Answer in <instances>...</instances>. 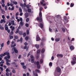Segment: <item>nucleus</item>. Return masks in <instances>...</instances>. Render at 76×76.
<instances>
[{"mask_svg": "<svg viewBox=\"0 0 76 76\" xmlns=\"http://www.w3.org/2000/svg\"><path fill=\"white\" fill-rule=\"evenodd\" d=\"M56 72H58V73H60V72H61V69L59 67H57L56 68Z\"/></svg>", "mask_w": 76, "mask_h": 76, "instance_id": "obj_8", "label": "nucleus"}, {"mask_svg": "<svg viewBox=\"0 0 76 76\" xmlns=\"http://www.w3.org/2000/svg\"><path fill=\"white\" fill-rule=\"evenodd\" d=\"M71 63L72 64V66H73L74 64H76V61H72Z\"/></svg>", "mask_w": 76, "mask_h": 76, "instance_id": "obj_15", "label": "nucleus"}, {"mask_svg": "<svg viewBox=\"0 0 76 76\" xmlns=\"http://www.w3.org/2000/svg\"><path fill=\"white\" fill-rule=\"evenodd\" d=\"M44 43H43V42H41L40 44L41 47H44Z\"/></svg>", "mask_w": 76, "mask_h": 76, "instance_id": "obj_18", "label": "nucleus"}, {"mask_svg": "<svg viewBox=\"0 0 76 76\" xmlns=\"http://www.w3.org/2000/svg\"><path fill=\"white\" fill-rule=\"evenodd\" d=\"M38 26L41 28L42 29L43 28V27H44V25H43V23H40L38 25Z\"/></svg>", "mask_w": 76, "mask_h": 76, "instance_id": "obj_7", "label": "nucleus"}, {"mask_svg": "<svg viewBox=\"0 0 76 76\" xmlns=\"http://www.w3.org/2000/svg\"><path fill=\"white\" fill-rule=\"evenodd\" d=\"M19 12L20 13H22V8L20 7L19 8Z\"/></svg>", "mask_w": 76, "mask_h": 76, "instance_id": "obj_22", "label": "nucleus"}, {"mask_svg": "<svg viewBox=\"0 0 76 76\" xmlns=\"http://www.w3.org/2000/svg\"><path fill=\"white\" fill-rule=\"evenodd\" d=\"M39 58V55H38V54H37V56H36V59H37V60H38V59Z\"/></svg>", "mask_w": 76, "mask_h": 76, "instance_id": "obj_54", "label": "nucleus"}, {"mask_svg": "<svg viewBox=\"0 0 76 76\" xmlns=\"http://www.w3.org/2000/svg\"><path fill=\"white\" fill-rule=\"evenodd\" d=\"M3 56H5L4 54V53L3 54H1L0 55V57H2Z\"/></svg>", "mask_w": 76, "mask_h": 76, "instance_id": "obj_47", "label": "nucleus"}, {"mask_svg": "<svg viewBox=\"0 0 76 76\" xmlns=\"http://www.w3.org/2000/svg\"><path fill=\"white\" fill-rule=\"evenodd\" d=\"M62 31L64 32H65V29L64 28H62Z\"/></svg>", "mask_w": 76, "mask_h": 76, "instance_id": "obj_58", "label": "nucleus"}, {"mask_svg": "<svg viewBox=\"0 0 76 76\" xmlns=\"http://www.w3.org/2000/svg\"><path fill=\"white\" fill-rule=\"evenodd\" d=\"M10 6L11 7H14V6H14V4H12V3H11V4H10Z\"/></svg>", "mask_w": 76, "mask_h": 76, "instance_id": "obj_53", "label": "nucleus"}, {"mask_svg": "<svg viewBox=\"0 0 76 76\" xmlns=\"http://www.w3.org/2000/svg\"><path fill=\"white\" fill-rule=\"evenodd\" d=\"M0 29H1L2 30H4V27H3V26H1L0 27Z\"/></svg>", "mask_w": 76, "mask_h": 76, "instance_id": "obj_51", "label": "nucleus"}, {"mask_svg": "<svg viewBox=\"0 0 76 76\" xmlns=\"http://www.w3.org/2000/svg\"><path fill=\"white\" fill-rule=\"evenodd\" d=\"M20 7H22L23 8V7H25V6L23 5V4L22 3L20 4Z\"/></svg>", "mask_w": 76, "mask_h": 76, "instance_id": "obj_24", "label": "nucleus"}, {"mask_svg": "<svg viewBox=\"0 0 76 76\" xmlns=\"http://www.w3.org/2000/svg\"><path fill=\"white\" fill-rule=\"evenodd\" d=\"M24 45H28V43H27L26 42H25L24 44Z\"/></svg>", "mask_w": 76, "mask_h": 76, "instance_id": "obj_64", "label": "nucleus"}, {"mask_svg": "<svg viewBox=\"0 0 76 76\" xmlns=\"http://www.w3.org/2000/svg\"><path fill=\"white\" fill-rule=\"evenodd\" d=\"M13 34V31H12L10 32V35H12Z\"/></svg>", "mask_w": 76, "mask_h": 76, "instance_id": "obj_55", "label": "nucleus"}, {"mask_svg": "<svg viewBox=\"0 0 76 76\" xmlns=\"http://www.w3.org/2000/svg\"><path fill=\"white\" fill-rule=\"evenodd\" d=\"M26 34L27 35H29V30H27L26 31Z\"/></svg>", "mask_w": 76, "mask_h": 76, "instance_id": "obj_31", "label": "nucleus"}, {"mask_svg": "<svg viewBox=\"0 0 76 76\" xmlns=\"http://www.w3.org/2000/svg\"><path fill=\"white\" fill-rule=\"evenodd\" d=\"M55 41H56V42H58L59 41H60V38H56L55 39Z\"/></svg>", "mask_w": 76, "mask_h": 76, "instance_id": "obj_17", "label": "nucleus"}, {"mask_svg": "<svg viewBox=\"0 0 76 76\" xmlns=\"http://www.w3.org/2000/svg\"><path fill=\"white\" fill-rule=\"evenodd\" d=\"M6 72H10V70H9V69L8 68H7L6 70Z\"/></svg>", "mask_w": 76, "mask_h": 76, "instance_id": "obj_43", "label": "nucleus"}, {"mask_svg": "<svg viewBox=\"0 0 76 76\" xmlns=\"http://www.w3.org/2000/svg\"><path fill=\"white\" fill-rule=\"evenodd\" d=\"M45 49L44 48L42 49L41 51L42 53H44L45 52Z\"/></svg>", "mask_w": 76, "mask_h": 76, "instance_id": "obj_23", "label": "nucleus"}, {"mask_svg": "<svg viewBox=\"0 0 76 76\" xmlns=\"http://www.w3.org/2000/svg\"><path fill=\"white\" fill-rule=\"evenodd\" d=\"M6 64L7 65V66H10V63L8 62H6Z\"/></svg>", "mask_w": 76, "mask_h": 76, "instance_id": "obj_46", "label": "nucleus"}, {"mask_svg": "<svg viewBox=\"0 0 76 76\" xmlns=\"http://www.w3.org/2000/svg\"><path fill=\"white\" fill-rule=\"evenodd\" d=\"M8 26L7 24L5 25V30L6 31H7L9 29V28H8Z\"/></svg>", "mask_w": 76, "mask_h": 76, "instance_id": "obj_11", "label": "nucleus"}, {"mask_svg": "<svg viewBox=\"0 0 76 76\" xmlns=\"http://www.w3.org/2000/svg\"><path fill=\"white\" fill-rule=\"evenodd\" d=\"M34 76H38V74H37V73H35L34 74Z\"/></svg>", "mask_w": 76, "mask_h": 76, "instance_id": "obj_38", "label": "nucleus"}, {"mask_svg": "<svg viewBox=\"0 0 76 76\" xmlns=\"http://www.w3.org/2000/svg\"><path fill=\"white\" fill-rule=\"evenodd\" d=\"M9 37L10 39H13V37L12 36H11V35H10Z\"/></svg>", "mask_w": 76, "mask_h": 76, "instance_id": "obj_25", "label": "nucleus"}, {"mask_svg": "<svg viewBox=\"0 0 76 76\" xmlns=\"http://www.w3.org/2000/svg\"><path fill=\"white\" fill-rule=\"evenodd\" d=\"M28 12L29 13H31V9L29 8H28Z\"/></svg>", "mask_w": 76, "mask_h": 76, "instance_id": "obj_39", "label": "nucleus"}, {"mask_svg": "<svg viewBox=\"0 0 76 76\" xmlns=\"http://www.w3.org/2000/svg\"><path fill=\"white\" fill-rule=\"evenodd\" d=\"M30 58H31V63H34L35 65H37V62L36 61L34 62V56L32 55H31L30 56Z\"/></svg>", "mask_w": 76, "mask_h": 76, "instance_id": "obj_2", "label": "nucleus"}, {"mask_svg": "<svg viewBox=\"0 0 76 76\" xmlns=\"http://www.w3.org/2000/svg\"><path fill=\"white\" fill-rule=\"evenodd\" d=\"M5 10H7V5H6L5 6Z\"/></svg>", "mask_w": 76, "mask_h": 76, "instance_id": "obj_49", "label": "nucleus"}, {"mask_svg": "<svg viewBox=\"0 0 76 76\" xmlns=\"http://www.w3.org/2000/svg\"><path fill=\"white\" fill-rule=\"evenodd\" d=\"M15 69H19V66L18 65H16L14 66Z\"/></svg>", "mask_w": 76, "mask_h": 76, "instance_id": "obj_20", "label": "nucleus"}, {"mask_svg": "<svg viewBox=\"0 0 76 76\" xmlns=\"http://www.w3.org/2000/svg\"><path fill=\"white\" fill-rule=\"evenodd\" d=\"M42 10H43V8H42V7H40V8H39L40 12H41V11H42Z\"/></svg>", "mask_w": 76, "mask_h": 76, "instance_id": "obj_30", "label": "nucleus"}, {"mask_svg": "<svg viewBox=\"0 0 76 76\" xmlns=\"http://www.w3.org/2000/svg\"><path fill=\"white\" fill-rule=\"evenodd\" d=\"M49 66H51V67L52 66H53V63L51 62H50L49 63Z\"/></svg>", "mask_w": 76, "mask_h": 76, "instance_id": "obj_33", "label": "nucleus"}, {"mask_svg": "<svg viewBox=\"0 0 76 76\" xmlns=\"http://www.w3.org/2000/svg\"><path fill=\"white\" fill-rule=\"evenodd\" d=\"M25 16L26 18H28V16H29V15H28V14L27 13H26L25 14Z\"/></svg>", "mask_w": 76, "mask_h": 76, "instance_id": "obj_21", "label": "nucleus"}, {"mask_svg": "<svg viewBox=\"0 0 76 76\" xmlns=\"http://www.w3.org/2000/svg\"><path fill=\"white\" fill-rule=\"evenodd\" d=\"M25 26H26V27H29V24L26 23L25 24Z\"/></svg>", "mask_w": 76, "mask_h": 76, "instance_id": "obj_57", "label": "nucleus"}, {"mask_svg": "<svg viewBox=\"0 0 76 76\" xmlns=\"http://www.w3.org/2000/svg\"><path fill=\"white\" fill-rule=\"evenodd\" d=\"M72 60L73 61H76V58L75 57H74L73 58Z\"/></svg>", "mask_w": 76, "mask_h": 76, "instance_id": "obj_37", "label": "nucleus"}, {"mask_svg": "<svg viewBox=\"0 0 76 76\" xmlns=\"http://www.w3.org/2000/svg\"><path fill=\"white\" fill-rule=\"evenodd\" d=\"M7 45H9L10 44V41L8 40V41L7 42Z\"/></svg>", "mask_w": 76, "mask_h": 76, "instance_id": "obj_61", "label": "nucleus"}, {"mask_svg": "<svg viewBox=\"0 0 76 76\" xmlns=\"http://www.w3.org/2000/svg\"><path fill=\"white\" fill-rule=\"evenodd\" d=\"M12 2L14 4H18V2L16 1H13Z\"/></svg>", "mask_w": 76, "mask_h": 76, "instance_id": "obj_42", "label": "nucleus"}, {"mask_svg": "<svg viewBox=\"0 0 76 76\" xmlns=\"http://www.w3.org/2000/svg\"><path fill=\"white\" fill-rule=\"evenodd\" d=\"M40 38L39 37H37L36 38L37 41H40Z\"/></svg>", "mask_w": 76, "mask_h": 76, "instance_id": "obj_16", "label": "nucleus"}, {"mask_svg": "<svg viewBox=\"0 0 76 76\" xmlns=\"http://www.w3.org/2000/svg\"><path fill=\"white\" fill-rule=\"evenodd\" d=\"M0 69H1V71L2 72L3 71V68L1 67H0Z\"/></svg>", "mask_w": 76, "mask_h": 76, "instance_id": "obj_35", "label": "nucleus"}, {"mask_svg": "<svg viewBox=\"0 0 76 76\" xmlns=\"http://www.w3.org/2000/svg\"><path fill=\"white\" fill-rule=\"evenodd\" d=\"M25 39L26 41H28V40L29 39V37H26Z\"/></svg>", "mask_w": 76, "mask_h": 76, "instance_id": "obj_41", "label": "nucleus"}, {"mask_svg": "<svg viewBox=\"0 0 76 76\" xmlns=\"http://www.w3.org/2000/svg\"><path fill=\"white\" fill-rule=\"evenodd\" d=\"M20 64L21 65V66H24V65H25V64H24V63L23 62H21L20 63Z\"/></svg>", "mask_w": 76, "mask_h": 76, "instance_id": "obj_52", "label": "nucleus"}, {"mask_svg": "<svg viewBox=\"0 0 76 76\" xmlns=\"http://www.w3.org/2000/svg\"><path fill=\"white\" fill-rule=\"evenodd\" d=\"M39 45L36 44L35 45V47L37 49H38L39 48Z\"/></svg>", "mask_w": 76, "mask_h": 76, "instance_id": "obj_19", "label": "nucleus"}, {"mask_svg": "<svg viewBox=\"0 0 76 76\" xmlns=\"http://www.w3.org/2000/svg\"><path fill=\"white\" fill-rule=\"evenodd\" d=\"M4 59L6 60V61L7 62H10L11 61L9 60V58H8V57H7V56H5L4 57Z\"/></svg>", "mask_w": 76, "mask_h": 76, "instance_id": "obj_9", "label": "nucleus"}, {"mask_svg": "<svg viewBox=\"0 0 76 76\" xmlns=\"http://www.w3.org/2000/svg\"><path fill=\"white\" fill-rule=\"evenodd\" d=\"M73 6H74V4L72 3H71L70 5V7H73Z\"/></svg>", "mask_w": 76, "mask_h": 76, "instance_id": "obj_45", "label": "nucleus"}, {"mask_svg": "<svg viewBox=\"0 0 76 76\" xmlns=\"http://www.w3.org/2000/svg\"><path fill=\"white\" fill-rule=\"evenodd\" d=\"M37 69H40V67L41 66L40 65V64H39V61H37Z\"/></svg>", "mask_w": 76, "mask_h": 76, "instance_id": "obj_5", "label": "nucleus"}, {"mask_svg": "<svg viewBox=\"0 0 76 76\" xmlns=\"http://www.w3.org/2000/svg\"><path fill=\"white\" fill-rule=\"evenodd\" d=\"M26 7L27 8L29 9V8H30V5L29 4L27 5L26 6Z\"/></svg>", "mask_w": 76, "mask_h": 76, "instance_id": "obj_40", "label": "nucleus"}, {"mask_svg": "<svg viewBox=\"0 0 76 76\" xmlns=\"http://www.w3.org/2000/svg\"><path fill=\"white\" fill-rule=\"evenodd\" d=\"M19 32V29H16V32H15V34H18Z\"/></svg>", "mask_w": 76, "mask_h": 76, "instance_id": "obj_28", "label": "nucleus"}, {"mask_svg": "<svg viewBox=\"0 0 76 76\" xmlns=\"http://www.w3.org/2000/svg\"><path fill=\"white\" fill-rule=\"evenodd\" d=\"M70 49L71 50H73L75 49V47L73 46H71L70 47Z\"/></svg>", "mask_w": 76, "mask_h": 76, "instance_id": "obj_13", "label": "nucleus"}, {"mask_svg": "<svg viewBox=\"0 0 76 76\" xmlns=\"http://www.w3.org/2000/svg\"><path fill=\"white\" fill-rule=\"evenodd\" d=\"M0 9L2 11V12H3V10H2L1 9V5H0Z\"/></svg>", "mask_w": 76, "mask_h": 76, "instance_id": "obj_56", "label": "nucleus"}, {"mask_svg": "<svg viewBox=\"0 0 76 76\" xmlns=\"http://www.w3.org/2000/svg\"><path fill=\"white\" fill-rule=\"evenodd\" d=\"M9 72H7L6 73V76H9Z\"/></svg>", "mask_w": 76, "mask_h": 76, "instance_id": "obj_63", "label": "nucleus"}, {"mask_svg": "<svg viewBox=\"0 0 76 76\" xmlns=\"http://www.w3.org/2000/svg\"><path fill=\"white\" fill-rule=\"evenodd\" d=\"M5 23L6 22V20H5V19H1L0 21V23Z\"/></svg>", "mask_w": 76, "mask_h": 76, "instance_id": "obj_10", "label": "nucleus"}, {"mask_svg": "<svg viewBox=\"0 0 76 76\" xmlns=\"http://www.w3.org/2000/svg\"><path fill=\"white\" fill-rule=\"evenodd\" d=\"M57 57H63V56L61 54H58L57 55Z\"/></svg>", "mask_w": 76, "mask_h": 76, "instance_id": "obj_14", "label": "nucleus"}, {"mask_svg": "<svg viewBox=\"0 0 76 76\" xmlns=\"http://www.w3.org/2000/svg\"><path fill=\"white\" fill-rule=\"evenodd\" d=\"M15 39H18V36H15Z\"/></svg>", "mask_w": 76, "mask_h": 76, "instance_id": "obj_62", "label": "nucleus"}, {"mask_svg": "<svg viewBox=\"0 0 76 76\" xmlns=\"http://www.w3.org/2000/svg\"><path fill=\"white\" fill-rule=\"evenodd\" d=\"M12 51H14L15 53H18V51L17 50V48H13L12 49Z\"/></svg>", "mask_w": 76, "mask_h": 76, "instance_id": "obj_4", "label": "nucleus"}, {"mask_svg": "<svg viewBox=\"0 0 76 76\" xmlns=\"http://www.w3.org/2000/svg\"><path fill=\"white\" fill-rule=\"evenodd\" d=\"M20 26H23V22L21 21L20 22Z\"/></svg>", "mask_w": 76, "mask_h": 76, "instance_id": "obj_26", "label": "nucleus"}, {"mask_svg": "<svg viewBox=\"0 0 76 76\" xmlns=\"http://www.w3.org/2000/svg\"><path fill=\"white\" fill-rule=\"evenodd\" d=\"M11 23L12 25H14V24H15V21H14V20H12L11 21Z\"/></svg>", "mask_w": 76, "mask_h": 76, "instance_id": "obj_50", "label": "nucleus"}, {"mask_svg": "<svg viewBox=\"0 0 76 76\" xmlns=\"http://www.w3.org/2000/svg\"><path fill=\"white\" fill-rule=\"evenodd\" d=\"M23 68L24 69H26V66L24 65L23 66Z\"/></svg>", "mask_w": 76, "mask_h": 76, "instance_id": "obj_44", "label": "nucleus"}, {"mask_svg": "<svg viewBox=\"0 0 76 76\" xmlns=\"http://www.w3.org/2000/svg\"><path fill=\"white\" fill-rule=\"evenodd\" d=\"M36 72H38V73L40 72V71L38 69H36L35 70Z\"/></svg>", "mask_w": 76, "mask_h": 76, "instance_id": "obj_32", "label": "nucleus"}, {"mask_svg": "<svg viewBox=\"0 0 76 76\" xmlns=\"http://www.w3.org/2000/svg\"><path fill=\"white\" fill-rule=\"evenodd\" d=\"M40 50H38L37 52V54H39L40 53Z\"/></svg>", "mask_w": 76, "mask_h": 76, "instance_id": "obj_36", "label": "nucleus"}, {"mask_svg": "<svg viewBox=\"0 0 76 76\" xmlns=\"http://www.w3.org/2000/svg\"><path fill=\"white\" fill-rule=\"evenodd\" d=\"M39 17H37V20H39L40 22L42 21V12L40 11L39 13Z\"/></svg>", "mask_w": 76, "mask_h": 76, "instance_id": "obj_1", "label": "nucleus"}, {"mask_svg": "<svg viewBox=\"0 0 76 76\" xmlns=\"http://www.w3.org/2000/svg\"><path fill=\"white\" fill-rule=\"evenodd\" d=\"M40 64H42L43 63V60L42 59H41L40 60Z\"/></svg>", "mask_w": 76, "mask_h": 76, "instance_id": "obj_27", "label": "nucleus"}, {"mask_svg": "<svg viewBox=\"0 0 76 76\" xmlns=\"http://www.w3.org/2000/svg\"><path fill=\"white\" fill-rule=\"evenodd\" d=\"M45 3V1L44 0H42V1L41 2V5H43V6H45L46 4L44 3ZM44 3V4H43Z\"/></svg>", "mask_w": 76, "mask_h": 76, "instance_id": "obj_6", "label": "nucleus"}, {"mask_svg": "<svg viewBox=\"0 0 76 76\" xmlns=\"http://www.w3.org/2000/svg\"><path fill=\"white\" fill-rule=\"evenodd\" d=\"M29 18H27L26 19V22H29Z\"/></svg>", "mask_w": 76, "mask_h": 76, "instance_id": "obj_34", "label": "nucleus"}, {"mask_svg": "<svg viewBox=\"0 0 76 76\" xmlns=\"http://www.w3.org/2000/svg\"><path fill=\"white\" fill-rule=\"evenodd\" d=\"M4 55L5 56L6 55L7 56V57H8V58L9 59H10V53L9 52H5L4 53Z\"/></svg>", "mask_w": 76, "mask_h": 76, "instance_id": "obj_3", "label": "nucleus"}, {"mask_svg": "<svg viewBox=\"0 0 76 76\" xmlns=\"http://www.w3.org/2000/svg\"><path fill=\"white\" fill-rule=\"evenodd\" d=\"M12 72L13 73H16V71L15 69H13L12 71Z\"/></svg>", "mask_w": 76, "mask_h": 76, "instance_id": "obj_48", "label": "nucleus"}, {"mask_svg": "<svg viewBox=\"0 0 76 76\" xmlns=\"http://www.w3.org/2000/svg\"><path fill=\"white\" fill-rule=\"evenodd\" d=\"M15 26H13L12 27V31H14L15 30Z\"/></svg>", "mask_w": 76, "mask_h": 76, "instance_id": "obj_59", "label": "nucleus"}, {"mask_svg": "<svg viewBox=\"0 0 76 76\" xmlns=\"http://www.w3.org/2000/svg\"><path fill=\"white\" fill-rule=\"evenodd\" d=\"M46 39H45V37H43L42 38V41H45Z\"/></svg>", "mask_w": 76, "mask_h": 76, "instance_id": "obj_29", "label": "nucleus"}, {"mask_svg": "<svg viewBox=\"0 0 76 76\" xmlns=\"http://www.w3.org/2000/svg\"><path fill=\"white\" fill-rule=\"evenodd\" d=\"M15 9V7H12L11 8V10H13Z\"/></svg>", "mask_w": 76, "mask_h": 76, "instance_id": "obj_60", "label": "nucleus"}, {"mask_svg": "<svg viewBox=\"0 0 76 76\" xmlns=\"http://www.w3.org/2000/svg\"><path fill=\"white\" fill-rule=\"evenodd\" d=\"M23 40V39H22V38L21 37L20 40L18 39L17 40V42H19V41H20V42H22Z\"/></svg>", "mask_w": 76, "mask_h": 76, "instance_id": "obj_12", "label": "nucleus"}]
</instances>
